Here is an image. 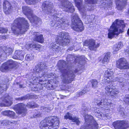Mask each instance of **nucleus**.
<instances>
[{"label": "nucleus", "mask_w": 129, "mask_h": 129, "mask_svg": "<svg viewBox=\"0 0 129 129\" xmlns=\"http://www.w3.org/2000/svg\"><path fill=\"white\" fill-rule=\"evenodd\" d=\"M12 25L11 29L15 35L24 33L27 31L29 26L27 20L23 17L17 18Z\"/></svg>", "instance_id": "f03ea898"}, {"label": "nucleus", "mask_w": 129, "mask_h": 129, "mask_svg": "<svg viewBox=\"0 0 129 129\" xmlns=\"http://www.w3.org/2000/svg\"><path fill=\"white\" fill-rule=\"evenodd\" d=\"M128 53L129 54V51L128 52Z\"/></svg>", "instance_id": "69168bd1"}, {"label": "nucleus", "mask_w": 129, "mask_h": 129, "mask_svg": "<svg viewBox=\"0 0 129 129\" xmlns=\"http://www.w3.org/2000/svg\"><path fill=\"white\" fill-rule=\"evenodd\" d=\"M42 8L43 12L45 14H48L54 13L55 11L53 9V3L49 0H47L43 3Z\"/></svg>", "instance_id": "9d476101"}, {"label": "nucleus", "mask_w": 129, "mask_h": 129, "mask_svg": "<svg viewBox=\"0 0 129 129\" xmlns=\"http://www.w3.org/2000/svg\"><path fill=\"white\" fill-rule=\"evenodd\" d=\"M14 109L16 110L17 113L21 115L22 116H25L26 113V106L23 103H19L15 105L14 107Z\"/></svg>", "instance_id": "2eb2a0df"}, {"label": "nucleus", "mask_w": 129, "mask_h": 129, "mask_svg": "<svg viewBox=\"0 0 129 129\" xmlns=\"http://www.w3.org/2000/svg\"><path fill=\"white\" fill-rule=\"evenodd\" d=\"M34 57V56L32 54H28L26 55L25 59L27 61H30L33 60Z\"/></svg>", "instance_id": "72a5a7b5"}, {"label": "nucleus", "mask_w": 129, "mask_h": 129, "mask_svg": "<svg viewBox=\"0 0 129 129\" xmlns=\"http://www.w3.org/2000/svg\"><path fill=\"white\" fill-rule=\"evenodd\" d=\"M17 65L16 62L11 60H9L3 64L2 66L0 67V70L2 72H6L14 68Z\"/></svg>", "instance_id": "9b49d317"}, {"label": "nucleus", "mask_w": 129, "mask_h": 129, "mask_svg": "<svg viewBox=\"0 0 129 129\" xmlns=\"http://www.w3.org/2000/svg\"><path fill=\"white\" fill-rule=\"evenodd\" d=\"M123 101L127 104L129 105V95L124 98Z\"/></svg>", "instance_id": "49530a36"}, {"label": "nucleus", "mask_w": 129, "mask_h": 129, "mask_svg": "<svg viewBox=\"0 0 129 129\" xmlns=\"http://www.w3.org/2000/svg\"><path fill=\"white\" fill-rule=\"evenodd\" d=\"M19 87L20 88H22V85H19Z\"/></svg>", "instance_id": "680f3d73"}, {"label": "nucleus", "mask_w": 129, "mask_h": 129, "mask_svg": "<svg viewBox=\"0 0 129 129\" xmlns=\"http://www.w3.org/2000/svg\"><path fill=\"white\" fill-rule=\"evenodd\" d=\"M87 91L86 89L83 90L81 92L78 93L77 94V96L78 97L80 96L83 95L86 93Z\"/></svg>", "instance_id": "ea45409f"}, {"label": "nucleus", "mask_w": 129, "mask_h": 129, "mask_svg": "<svg viewBox=\"0 0 129 129\" xmlns=\"http://www.w3.org/2000/svg\"><path fill=\"white\" fill-rule=\"evenodd\" d=\"M115 80H116L115 81H117L120 83V85L123 87H124L126 84V80L119 76L115 77Z\"/></svg>", "instance_id": "cd10ccee"}, {"label": "nucleus", "mask_w": 129, "mask_h": 129, "mask_svg": "<svg viewBox=\"0 0 129 129\" xmlns=\"http://www.w3.org/2000/svg\"><path fill=\"white\" fill-rule=\"evenodd\" d=\"M41 45H39L38 44H37L36 47L35 48V49H36V50H39L41 48Z\"/></svg>", "instance_id": "603ef678"}, {"label": "nucleus", "mask_w": 129, "mask_h": 129, "mask_svg": "<svg viewBox=\"0 0 129 129\" xmlns=\"http://www.w3.org/2000/svg\"><path fill=\"white\" fill-rule=\"evenodd\" d=\"M32 96V95H30L28 94H27L25 96L22 97L20 98H15V99L17 101H22L27 99H30V96Z\"/></svg>", "instance_id": "7c9ffc66"}, {"label": "nucleus", "mask_w": 129, "mask_h": 129, "mask_svg": "<svg viewBox=\"0 0 129 129\" xmlns=\"http://www.w3.org/2000/svg\"><path fill=\"white\" fill-rule=\"evenodd\" d=\"M72 116L71 113L67 112L64 116V118L66 119H69L72 120V122H75L77 125H79L80 123L79 119L76 117H73Z\"/></svg>", "instance_id": "b1692460"}, {"label": "nucleus", "mask_w": 129, "mask_h": 129, "mask_svg": "<svg viewBox=\"0 0 129 129\" xmlns=\"http://www.w3.org/2000/svg\"><path fill=\"white\" fill-rule=\"evenodd\" d=\"M47 66L45 63L41 62L38 64L36 67L35 70L36 73H39V77H41V75H45V71L47 69Z\"/></svg>", "instance_id": "4468645a"}, {"label": "nucleus", "mask_w": 129, "mask_h": 129, "mask_svg": "<svg viewBox=\"0 0 129 129\" xmlns=\"http://www.w3.org/2000/svg\"><path fill=\"white\" fill-rule=\"evenodd\" d=\"M22 12L24 14L27 16L31 23L37 24L39 21H41V19L33 14V11L31 8L27 6H23L22 7Z\"/></svg>", "instance_id": "0eeeda50"}, {"label": "nucleus", "mask_w": 129, "mask_h": 129, "mask_svg": "<svg viewBox=\"0 0 129 129\" xmlns=\"http://www.w3.org/2000/svg\"><path fill=\"white\" fill-rule=\"evenodd\" d=\"M125 25L123 21L116 20L113 23L109 30L108 37L112 39L116 37L119 35L120 33L123 31Z\"/></svg>", "instance_id": "7ed1b4c3"}, {"label": "nucleus", "mask_w": 129, "mask_h": 129, "mask_svg": "<svg viewBox=\"0 0 129 129\" xmlns=\"http://www.w3.org/2000/svg\"><path fill=\"white\" fill-rule=\"evenodd\" d=\"M36 44H30V45H29V46L30 48H35L36 47Z\"/></svg>", "instance_id": "5fc2aeb1"}, {"label": "nucleus", "mask_w": 129, "mask_h": 129, "mask_svg": "<svg viewBox=\"0 0 129 129\" xmlns=\"http://www.w3.org/2000/svg\"><path fill=\"white\" fill-rule=\"evenodd\" d=\"M3 7L4 12L6 14H10L13 10L12 5L7 1H5L4 2Z\"/></svg>", "instance_id": "4be33fe9"}, {"label": "nucleus", "mask_w": 129, "mask_h": 129, "mask_svg": "<svg viewBox=\"0 0 129 129\" xmlns=\"http://www.w3.org/2000/svg\"><path fill=\"white\" fill-rule=\"evenodd\" d=\"M110 57L109 53H106L104 58L102 60V62L103 63H106L109 62Z\"/></svg>", "instance_id": "c85d7f7f"}, {"label": "nucleus", "mask_w": 129, "mask_h": 129, "mask_svg": "<svg viewBox=\"0 0 129 129\" xmlns=\"http://www.w3.org/2000/svg\"><path fill=\"white\" fill-rule=\"evenodd\" d=\"M105 92L106 93H108L109 94L110 93V91L113 89L112 88H111L110 85H109L106 87L105 88Z\"/></svg>", "instance_id": "4c0bfd02"}, {"label": "nucleus", "mask_w": 129, "mask_h": 129, "mask_svg": "<svg viewBox=\"0 0 129 129\" xmlns=\"http://www.w3.org/2000/svg\"><path fill=\"white\" fill-rule=\"evenodd\" d=\"M13 51L12 48L6 46L0 47V61L5 59V57L11 55Z\"/></svg>", "instance_id": "f8f14e48"}, {"label": "nucleus", "mask_w": 129, "mask_h": 129, "mask_svg": "<svg viewBox=\"0 0 129 129\" xmlns=\"http://www.w3.org/2000/svg\"><path fill=\"white\" fill-rule=\"evenodd\" d=\"M15 114L14 112L9 110L8 117L13 118L15 117Z\"/></svg>", "instance_id": "a19ab883"}, {"label": "nucleus", "mask_w": 129, "mask_h": 129, "mask_svg": "<svg viewBox=\"0 0 129 129\" xmlns=\"http://www.w3.org/2000/svg\"><path fill=\"white\" fill-rule=\"evenodd\" d=\"M26 3L29 5L34 4L37 2V0H25Z\"/></svg>", "instance_id": "c9c22d12"}, {"label": "nucleus", "mask_w": 129, "mask_h": 129, "mask_svg": "<svg viewBox=\"0 0 129 129\" xmlns=\"http://www.w3.org/2000/svg\"><path fill=\"white\" fill-rule=\"evenodd\" d=\"M40 116V115L39 114H37V113L34 114L33 115V117L35 118L37 117H39Z\"/></svg>", "instance_id": "6e6d98bb"}, {"label": "nucleus", "mask_w": 129, "mask_h": 129, "mask_svg": "<svg viewBox=\"0 0 129 129\" xmlns=\"http://www.w3.org/2000/svg\"><path fill=\"white\" fill-rule=\"evenodd\" d=\"M128 13H129V9L128 10Z\"/></svg>", "instance_id": "0e129e2a"}, {"label": "nucleus", "mask_w": 129, "mask_h": 129, "mask_svg": "<svg viewBox=\"0 0 129 129\" xmlns=\"http://www.w3.org/2000/svg\"><path fill=\"white\" fill-rule=\"evenodd\" d=\"M82 0H75V2L76 6L78 8L80 11L81 14L84 18H86V17L89 16H86V10L85 7L82 4Z\"/></svg>", "instance_id": "ddd939ff"}, {"label": "nucleus", "mask_w": 129, "mask_h": 129, "mask_svg": "<svg viewBox=\"0 0 129 129\" xmlns=\"http://www.w3.org/2000/svg\"><path fill=\"white\" fill-rule=\"evenodd\" d=\"M59 15L55 13L53 15L54 21L51 23L52 27H64L68 24V21L65 18H60L58 17Z\"/></svg>", "instance_id": "1a4fd4ad"}, {"label": "nucleus", "mask_w": 129, "mask_h": 129, "mask_svg": "<svg viewBox=\"0 0 129 129\" xmlns=\"http://www.w3.org/2000/svg\"><path fill=\"white\" fill-rule=\"evenodd\" d=\"M83 109L84 111H86L87 110H88V109L87 108V107L86 106L84 107V108H83Z\"/></svg>", "instance_id": "bf43d9fd"}, {"label": "nucleus", "mask_w": 129, "mask_h": 129, "mask_svg": "<svg viewBox=\"0 0 129 129\" xmlns=\"http://www.w3.org/2000/svg\"><path fill=\"white\" fill-rule=\"evenodd\" d=\"M72 21L73 24L72 27L74 30L78 32L83 30L84 27L83 24L77 14H73L72 15Z\"/></svg>", "instance_id": "6e6552de"}, {"label": "nucleus", "mask_w": 129, "mask_h": 129, "mask_svg": "<svg viewBox=\"0 0 129 129\" xmlns=\"http://www.w3.org/2000/svg\"><path fill=\"white\" fill-rule=\"evenodd\" d=\"M85 122L84 126L80 129H97L98 125L96 122L93 119L91 115H86L85 116Z\"/></svg>", "instance_id": "423d86ee"}, {"label": "nucleus", "mask_w": 129, "mask_h": 129, "mask_svg": "<svg viewBox=\"0 0 129 129\" xmlns=\"http://www.w3.org/2000/svg\"><path fill=\"white\" fill-rule=\"evenodd\" d=\"M30 34L33 35V40L34 41L41 43L43 42L44 40L43 36L41 35H40L39 32L31 31Z\"/></svg>", "instance_id": "5701e85b"}, {"label": "nucleus", "mask_w": 129, "mask_h": 129, "mask_svg": "<svg viewBox=\"0 0 129 129\" xmlns=\"http://www.w3.org/2000/svg\"><path fill=\"white\" fill-rule=\"evenodd\" d=\"M82 56L77 57L75 59V61L78 63H80L81 61L84 60Z\"/></svg>", "instance_id": "f704fd0d"}, {"label": "nucleus", "mask_w": 129, "mask_h": 129, "mask_svg": "<svg viewBox=\"0 0 129 129\" xmlns=\"http://www.w3.org/2000/svg\"><path fill=\"white\" fill-rule=\"evenodd\" d=\"M9 110H6L3 111L2 113V114L3 115L7 116H8L9 113Z\"/></svg>", "instance_id": "de8ad7c7"}, {"label": "nucleus", "mask_w": 129, "mask_h": 129, "mask_svg": "<svg viewBox=\"0 0 129 129\" xmlns=\"http://www.w3.org/2000/svg\"><path fill=\"white\" fill-rule=\"evenodd\" d=\"M83 45L88 46L89 49L92 50L100 46V44L96 43L94 40L90 39L86 40L84 43Z\"/></svg>", "instance_id": "a211bd4d"}, {"label": "nucleus", "mask_w": 129, "mask_h": 129, "mask_svg": "<svg viewBox=\"0 0 129 129\" xmlns=\"http://www.w3.org/2000/svg\"><path fill=\"white\" fill-rule=\"evenodd\" d=\"M116 1H120L119 4L116 3L117 9L119 10H122L125 7L127 0H116Z\"/></svg>", "instance_id": "a878e982"}, {"label": "nucleus", "mask_w": 129, "mask_h": 129, "mask_svg": "<svg viewBox=\"0 0 129 129\" xmlns=\"http://www.w3.org/2000/svg\"><path fill=\"white\" fill-rule=\"evenodd\" d=\"M1 38L2 39H5L6 38V37L5 36H2L1 37Z\"/></svg>", "instance_id": "052dcab7"}, {"label": "nucleus", "mask_w": 129, "mask_h": 129, "mask_svg": "<svg viewBox=\"0 0 129 129\" xmlns=\"http://www.w3.org/2000/svg\"><path fill=\"white\" fill-rule=\"evenodd\" d=\"M64 96H62V97H61V99H63V98H64Z\"/></svg>", "instance_id": "e2e57ef3"}, {"label": "nucleus", "mask_w": 129, "mask_h": 129, "mask_svg": "<svg viewBox=\"0 0 129 129\" xmlns=\"http://www.w3.org/2000/svg\"><path fill=\"white\" fill-rule=\"evenodd\" d=\"M113 124L115 129H124L129 127V122L127 121H117Z\"/></svg>", "instance_id": "dca6fc26"}, {"label": "nucleus", "mask_w": 129, "mask_h": 129, "mask_svg": "<svg viewBox=\"0 0 129 129\" xmlns=\"http://www.w3.org/2000/svg\"><path fill=\"white\" fill-rule=\"evenodd\" d=\"M72 55H68L67 57V59L68 61H70L71 60V58H72Z\"/></svg>", "instance_id": "864d4df0"}, {"label": "nucleus", "mask_w": 129, "mask_h": 129, "mask_svg": "<svg viewBox=\"0 0 129 129\" xmlns=\"http://www.w3.org/2000/svg\"><path fill=\"white\" fill-rule=\"evenodd\" d=\"M57 65L61 73L60 76L63 82L67 84L71 82L75 77V74L78 72V70H74L72 67L67 68L66 63L63 60L59 61Z\"/></svg>", "instance_id": "f257e3e1"}, {"label": "nucleus", "mask_w": 129, "mask_h": 129, "mask_svg": "<svg viewBox=\"0 0 129 129\" xmlns=\"http://www.w3.org/2000/svg\"><path fill=\"white\" fill-rule=\"evenodd\" d=\"M114 72L111 69H108L104 73L105 79L106 82L108 83H110L112 82L115 81L116 80L114 78Z\"/></svg>", "instance_id": "f3484780"}, {"label": "nucleus", "mask_w": 129, "mask_h": 129, "mask_svg": "<svg viewBox=\"0 0 129 129\" xmlns=\"http://www.w3.org/2000/svg\"><path fill=\"white\" fill-rule=\"evenodd\" d=\"M41 110L43 112H49V108H47L45 107H41Z\"/></svg>", "instance_id": "c03bdc74"}, {"label": "nucleus", "mask_w": 129, "mask_h": 129, "mask_svg": "<svg viewBox=\"0 0 129 129\" xmlns=\"http://www.w3.org/2000/svg\"><path fill=\"white\" fill-rule=\"evenodd\" d=\"M24 57L23 52L22 51L18 50L15 51L13 58L14 59H21L23 58Z\"/></svg>", "instance_id": "393cba45"}, {"label": "nucleus", "mask_w": 129, "mask_h": 129, "mask_svg": "<svg viewBox=\"0 0 129 129\" xmlns=\"http://www.w3.org/2000/svg\"><path fill=\"white\" fill-rule=\"evenodd\" d=\"M1 100L2 101L0 104V106H10L12 104L10 97L7 94H5Z\"/></svg>", "instance_id": "412c9836"}, {"label": "nucleus", "mask_w": 129, "mask_h": 129, "mask_svg": "<svg viewBox=\"0 0 129 129\" xmlns=\"http://www.w3.org/2000/svg\"><path fill=\"white\" fill-rule=\"evenodd\" d=\"M86 3L95 4L96 2V0H85Z\"/></svg>", "instance_id": "a18cd8bd"}, {"label": "nucleus", "mask_w": 129, "mask_h": 129, "mask_svg": "<svg viewBox=\"0 0 129 129\" xmlns=\"http://www.w3.org/2000/svg\"><path fill=\"white\" fill-rule=\"evenodd\" d=\"M94 111L95 113H97L98 114H99L98 115L100 117H102L103 113L100 112V110L99 108H94Z\"/></svg>", "instance_id": "e433bc0d"}, {"label": "nucleus", "mask_w": 129, "mask_h": 129, "mask_svg": "<svg viewBox=\"0 0 129 129\" xmlns=\"http://www.w3.org/2000/svg\"><path fill=\"white\" fill-rule=\"evenodd\" d=\"M104 116V117H106L107 118H110L111 115H110V114H102V116Z\"/></svg>", "instance_id": "8fccbe9b"}, {"label": "nucleus", "mask_w": 129, "mask_h": 129, "mask_svg": "<svg viewBox=\"0 0 129 129\" xmlns=\"http://www.w3.org/2000/svg\"><path fill=\"white\" fill-rule=\"evenodd\" d=\"M71 39L68 33L64 32H60L57 37L56 42L51 44V47L56 51H59L60 49L58 46L59 45L63 46L67 45L70 42Z\"/></svg>", "instance_id": "20e7f679"}, {"label": "nucleus", "mask_w": 129, "mask_h": 129, "mask_svg": "<svg viewBox=\"0 0 129 129\" xmlns=\"http://www.w3.org/2000/svg\"><path fill=\"white\" fill-rule=\"evenodd\" d=\"M123 46L122 43L119 42L118 44L115 45L113 47V50L114 52H116L118 51L120 49H121Z\"/></svg>", "instance_id": "c756f323"}, {"label": "nucleus", "mask_w": 129, "mask_h": 129, "mask_svg": "<svg viewBox=\"0 0 129 129\" xmlns=\"http://www.w3.org/2000/svg\"><path fill=\"white\" fill-rule=\"evenodd\" d=\"M8 30L7 28L3 27H0V33H5L8 31Z\"/></svg>", "instance_id": "79ce46f5"}, {"label": "nucleus", "mask_w": 129, "mask_h": 129, "mask_svg": "<svg viewBox=\"0 0 129 129\" xmlns=\"http://www.w3.org/2000/svg\"><path fill=\"white\" fill-rule=\"evenodd\" d=\"M5 85H4L3 87L0 86V94L1 93L3 92L5 90V89L4 87H6Z\"/></svg>", "instance_id": "09e8293b"}, {"label": "nucleus", "mask_w": 129, "mask_h": 129, "mask_svg": "<svg viewBox=\"0 0 129 129\" xmlns=\"http://www.w3.org/2000/svg\"><path fill=\"white\" fill-rule=\"evenodd\" d=\"M27 107L30 108H35L37 107L38 106L34 102H28L26 105Z\"/></svg>", "instance_id": "2f4dec72"}, {"label": "nucleus", "mask_w": 129, "mask_h": 129, "mask_svg": "<svg viewBox=\"0 0 129 129\" xmlns=\"http://www.w3.org/2000/svg\"><path fill=\"white\" fill-rule=\"evenodd\" d=\"M0 123L1 124H3V125H6L8 124H10V123L15 124L16 122L14 121H12V122H11L7 120H4L0 122Z\"/></svg>", "instance_id": "473e14b6"}, {"label": "nucleus", "mask_w": 129, "mask_h": 129, "mask_svg": "<svg viewBox=\"0 0 129 129\" xmlns=\"http://www.w3.org/2000/svg\"><path fill=\"white\" fill-rule=\"evenodd\" d=\"M91 83L92 87L95 88L97 87L98 82L95 79H94L92 80Z\"/></svg>", "instance_id": "58836bf2"}, {"label": "nucleus", "mask_w": 129, "mask_h": 129, "mask_svg": "<svg viewBox=\"0 0 129 129\" xmlns=\"http://www.w3.org/2000/svg\"><path fill=\"white\" fill-rule=\"evenodd\" d=\"M103 1H104L103 4L105 3V4H107L108 5H110L112 4V1L111 0H103ZM102 4H103L102 2Z\"/></svg>", "instance_id": "37998d69"}, {"label": "nucleus", "mask_w": 129, "mask_h": 129, "mask_svg": "<svg viewBox=\"0 0 129 129\" xmlns=\"http://www.w3.org/2000/svg\"><path fill=\"white\" fill-rule=\"evenodd\" d=\"M123 110V109H120V108H118V110L119 112V113L121 114L122 115L124 114V112L122 110Z\"/></svg>", "instance_id": "3c124183"}, {"label": "nucleus", "mask_w": 129, "mask_h": 129, "mask_svg": "<svg viewBox=\"0 0 129 129\" xmlns=\"http://www.w3.org/2000/svg\"><path fill=\"white\" fill-rule=\"evenodd\" d=\"M94 102L96 103L98 105L102 108H103L107 110L110 108V107L109 103L108 102L106 99H103L101 101L95 99L94 100Z\"/></svg>", "instance_id": "aec40b11"}, {"label": "nucleus", "mask_w": 129, "mask_h": 129, "mask_svg": "<svg viewBox=\"0 0 129 129\" xmlns=\"http://www.w3.org/2000/svg\"><path fill=\"white\" fill-rule=\"evenodd\" d=\"M32 90L35 91H36L38 90V88L36 87H33L32 88Z\"/></svg>", "instance_id": "13d9d810"}, {"label": "nucleus", "mask_w": 129, "mask_h": 129, "mask_svg": "<svg viewBox=\"0 0 129 129\" xmlns=\"http://www.w3.org/2000/svg\"><path fill=\"white\" fill-rule=\"evenodd\" d=\"M59 122V119L57 117L46 118L41 122L40 127L41 129H56L58 127Z\"/></svg>", "instance_id": "39448f33"}, {"label": "nucleus", "mask_w": 129, "mask_h": 129, "mask_svg": "<svg viewBox=\"0 0 129 129\" xmlns=\"http://www.w3.org/2000/svg\"><path fill=\"white\" fill-rule=\"evenodd\" d=\"M75 47L74 45L71 46V47H70L68 49L70 50H72L74 49V48Z\"/></svg>", "instance_id": "4d7b16f0"}, {"label": "nucleus", "mask_w": 129, "mask_h": 129, "mask_svg": "<svg viewBox=\"0 0 129 129\" xmlns=\"http://www.w3.org/2000/svg\"><path fill=\"white\" fill-rule=\"evenodd\" d=\"M116 66L121 69H125L129 68V64L126 62L124 58L120 59L117 62Z\"/></svg>", "instance_id": "6ab92c4d"}, {"label": "nucleus", "mask_w": 129, "mask_h": 129, "mask_svg": "<svg viewBox=\"0 0 129 129\" xmlns=\"http://www.w3.org/2000/svg\"><path fill=\"white\" fill-rule=\"evenodd\" d=\"M119 91L117 89H113L111 91L110 95L111 97L113 99H117L118 96Z\"/></svg>", "instance_id": "bb28decb"}]
</instances>
